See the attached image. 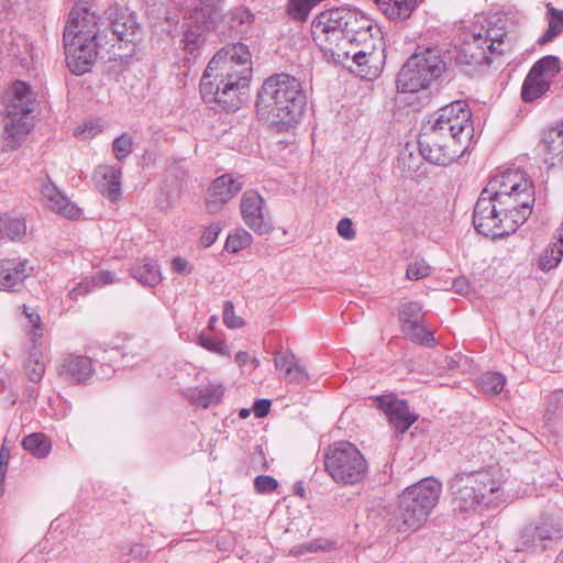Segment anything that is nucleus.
<instances>
[{
    "label": "nucleus",
    "instance_id": "obj_13",
    "mask_svg": "<svg viewBox=\"0 0 563 563\" xmlns=\"http://www.w3.org/2000/svg\"><path fill=\"white\" fill-rule=\"evenodd\" d=\"M311 34L314 43L324 54L329 60L333 56L344 57L347 52H344V45L346 40L341 27L338 26V22L334 19L331 10L321 12L316 16L311 24Z\"/></svg>",
    "mask_w": 563,
    "mask_h": 563
},
{
    "label": "nucleus",
    "instance_id": "obj_58",
    "mask_svg": "<svg viewBox=\"0 0 563 563\" xmlns=\"http://www.w3.org/2000/svg\"><path fill=\"white\" fill-rule=\"evenodd\" d=\"M375 41H378V42L382 41V32H380V30L378 27H375L372 31V37H371V41H368V45L365 44V43H357L358 49L372 51L373 55H375V48H376ZM374 59H376L375 56H373L371 62L374 60Z\"/></svg>",
    "mask_w": 563,
    "mask_h": 563
},
{
    "label": "nucleus",
    "instance_id": "obj_54",
    "mask_svg": "<svg viewBox=\"0 0 563 563\" xmlns=\"http://www.w3.org/2000/svg\"><path fill=\"white\" fill-rule=\"evenodd\" d=\"M93 287L95 280L85 279L69 291V297L73 300H77L79 297L90 292L93 289Z\"/></svg>",
    "mask_w": 563,
    "mask_h": 563
},
{
    "label": "nucleus",
    "instance_id": "obj_61",
    "mask_svg": "<svg viewBox=\"0 0 563 563\" xmlns=\"http://www.w3.org/2000/svg\"><path fill=\"white\" fill-rule=\"evenodd\" d=\"M547 12L552 20H555V23L563 30V10L555 9L550 3L547 5Z\"/></svg>",
    "mask_w": 563,
    "mask_h": 563
},
{
    "label": "nucleus",
    "instance_id": "obj_59",
    "mask_svg": "<svg viewBox=\"0 0 563 563\" xmlns=\"http://www.w3.org/2000/svg\"><path fill=\"white\" fill-rule=\"evenodd\" d=\"M92 280H95V285L106 286L115 282V275L110 271H100Z\"/></svg>",
    "mask_w": 563,
    "mask_h": 563
},
{
    "label": "nucleus",
    "instance_id": "obj_62",
    "mask_svg": "<svg viewBox=\"0 0 563 563\" xmlns=\"http://www.w3.org/2000/svg\"><path fill=\"white\" fill-rule=\"evenodd\" d=\"M157 203H158V206L162 209L170 208L173 206V200H172V197L169 195V191H167V190L165 191L163 189L162 194H161V197L157 200Z\"/></svg>",
    "mask_w": 563,
    "mask_h": 563
},
{
    "label": "nucleus",
    "instance_id": "obj_44",
    "mask_svg": "<svg viewBox=\"0 0 563 563\" xmlns=\"http://www.w3.org/2000/svg\"><path fill=\"white\" fill-rule=\"evenodd\" d=\"M198 343L206 350L222 355V356H230V350L229 346L225 344L222 340L213 339L209 335H206L205 333L199 334L198 336Z\"/></svg>",
    "mask_w": 563,
    "mask_h": 563
},
{
    "label": "nucleus",
    "instance_id": "obj_55",
    "mask_svg": "<svg viewBox=\"0 0 563 563\" xmlns=\"http://www.w3.org/2000/svg\"><path fill=\"white\" fill-rule=\"evenodd\" d=\"M336 230L339 235L345 240H353L356 235L353 223L349 218L341 219L338 223Z\"/></svg>",
    "mask_w": 563,
    "mask_h": 563
},
{
    "label": "nucleus",
    "instance_id": "obj_32",
    "mask_svg": "<svg viewBox=\"0 0 563 563\" xmlns=\"http://www.w3.org/2000/svg\"><path fill=\"white\" fill-rule=\"evenodd\" d=\"M276 369L284 372V378L291 383H302L308 378L292 353H277L274 358Z\"/></svg>",
    "mask_w": 563,
    "mask_h": 563
},
{
    "label": "nucleus",
    "instance_id": "obj_12",
    "mask_svg": "<svg viewBox=\"0 0 563 563\" xmlns=\"http://www.w3.org/2000/svg\"><path fill=\"white\" fill-rule=\"evenodd\" d=\"M561 71L562 64L556 56L548 55L537 60L523 80L521 87L522 100L532 102L545 96Z\"/></svg>",
    "mask_w": 563,
    "mask_h": 563
},
{
    "label": "nucleus",
    "instance_id": "obj_23",
    "mask_svg": "<svg viewBox=\"0 0 563 563\" xmlns=\"http://www.w3.org/2000/svg\"><path fill=\"white\" fill-rule=\"evenodd\" d=\"M112 34L119 42V48H125L130 53L143 41L142 27L132 14L122 13L119 18L111 21Z\"/></svg>",
    "mask_w": 563,
    "mask_h": 563
},
{
    "label": "nucleus",
    "instance_id": "obj_5",
    "mask_svg": "<svg viewBox=\"0 0 563 563\" xmlns=\"http://www.w3.org/2000/svg\"><path fill=\"white\" fill-rule=\"evenodd\" d=\"M441 490V483L433 478H424L407 487L399 496L397 509L399 531L409 532L421 528L438 504Z\"/></svg>",
    "mask_w": 563,
    "mask_h": 563
},
{
    "label": "nucleus",
    "instance_id": "obj_28",
    "mask_svg": "<svg viewBox=\"0 0 563 563\" xmlns=\"http://www.w3.org/2000/svg\"><path fill=\"white\" fill-rule=\"evenodd\" d=\"M42 195L47 207L53 211L60 213L68 219H76L79 217V208L69 201L53 183L47 181L42 186Z\"/></svg>",
    "mask_w": 563,
    "mask_h": 563
},
{
    "label": "nucleus",
    "instance_id": "obj_9",
    "mask_svg": "<svg viewBox=\"0 0 563 563\" xmlns=\"http://www.w3.org/2000/svg\"><path fill=\"white\" fill-rule=\"evenodd\" d=\"M527 221L520 212L510 208H501L498 203L479 195L473 212L475 230L487 238H503L515 232Z\"/></svg>",
    "mask_w": 563,
    "mask_h": 563
},
{
    "label": "nucleus",
    "instance_id": "obj_36",
    "mask_svg": "<svg viewBox=\"0 0 563 563\" xmlns=\"http://www.w3.org/2000/svg\"><path fill=\"white\" fill-rule=\"evenodd\" d=\"M131 275L142 285L154 287L162 280V274L158 265L150 260L132 267Z\"/></svg>",
    "mask_w": 563,
    "mask_h": 563
},
{
    "label": "nucleus",
    "instance_id": "obj_3",
    "mask_svg": "<svg viewBox=\"0 0 563 563\" xmlns=\"http://www.w3.org/2000/svg\"><path fill=\"white\" fill-rule=\"evenodd\" d=\"M449 488L460 511L475 510L479 506L495 508L505 500L501 483L486 468L456 473Z\"/></svg>",
    "mask_w": 563,
    "mask_h": 563
},
{
    "label": "nucleus",
    "instance_id": "obj_53",
    "mask_svg": "<svg viewBox=\"0 0 563 563\" xmlns=\"http://www.w3.org/2000/svg\"><path fill=\"white\" fill-rule=\"evenodd\" d=\"M221 232V225L219 222L211 223L208 228L205 229L200 242L205 247L211 246L216 240L218 239L219 233Z\"/></svg>",
    "mask_w": 563,
    "mask_h": 563
},
{
    "label": "nucleus",
    "instance_id": "obj_6",
    "mask_svg": "<svg viewBox=\"0 0 563 563\" xmlns=\"http://www.w3.org/2000/svg\"><path fill=\"white\" fill-rule=\"evenodd\" d=\"M481 195L492 198L501 208H510L529 218L534 203V188L525 173L506 170L493 176Z\"/></svg>",
    "mask_w": 563,
    "mask_h": 563
},
{
    "label": "nucleus",
    "instance_id": "obj_7",
    "mask_svg": "<svg viewBox=\"0 0 563 563\" xmlns=\"http://www.w3.org/2000/svg\"><path fill=\"white\" fill-rule=\"evenodd\" d=\"M368 462L355 444L338 441L324 453V471L340 486L358 485L368 475Z\"/></svg>",
    "mask_w": 563,
    "mask_h": 563
},
{
    "label": "nucleus",
    "instance_id": "obj_57",
    "mask_svg": "<svg viewBox=\"0 0 563 563\" xmlns=\"http://www.w3.org/2000/svg\"><path fill=\"white\" fill-rule=\"evenodd\" d=\"M307 552L328 551L331 549V543L325 539H318L302 545Z\"/></svg>",
    "mask_w": 563,
    "mask_h": 563
},
{
    "label": "nucleus",
    "instance_id": "obj_17",
    "mask_svg": "<svg viewBox=\"0 0 563 563\" xmlns=\"http://www.w3.org/2000/svg\"><path fill=\"white\" fill-rule=\"evenodd\" d=\"M66 62L75 75H84L90 70L97 59L96 38L64 41Z\"/></svg>",
    "mask_w": 563,
    "mask_h": 563
},
{
    "label": "nucleus",
    "instance_id": "obj_35",
    "mask_svg": "<svg viewBox=\"0 0 563 563\" xmlns=\"http://www.w3.org/2000/svg\"><path fill=\"white\" fill-rule=\"evenodd\" d=\"M253 19L254 15L244 7L235 8L222 15V22L236 34L246 33L253 23Z\"/></svg>",
    "mask_w": 563,
    "mask_h": 563
},
{
    "label": "nucleus",
    "instance_id": "obj_34",
    "mask_svg": "<svg viewBox=\"0 0 563 563\" xmlns=\"http://www.w3.org/2000/svg\"><path fill=\"white\" fill-rule=\"evenodd\" d=\"M390 20L408 18L416 7V0H373Z\"/></svg>",
    "mask_w": 563,
    "mask_h": 563
},
{
    "label": "nucleus",
    "instance_id": "obj_8",
    "mask_svg": "<svg viewBox=\"0 0 563 563\" xmlns=\"http://www.w3.org/2000/svg\"><path fill=\"white\" fill-rule=\"evenodd\" d=\"M446 63L438 47L415 53L400 68L397 89L400 92H418L430 87L445 70Z\"/></svg>",
    "mask_w": 563,
    "mask_h": 563
},
{
    "label": "nucleus",
    "instance_id": "obj_47",
    "mask_svg": "<svg viewBox=\"0 0 563 563\" xmlns=\"http://www.w3.org/2000/svg\"><path fill=\"white\" fill-rule=\"evenodd\" d=\"M430 267L424 261H415L410 263L406 271V277L409 280H418L429 275Z\"/></svg>",
    "mask_w": 563,
    "mask_h": 563
},
{
    "label": "nucleus",
    "instance_id": "obj_31",
    "mask_svg": "<svg viewBox=\"0 0 563 563\" xmlns=\"http://www.w3.org/2000/svg\"><path fill=\"white\" fill-rule=\"evenodd\" d=\"M538 147L540 152L551 155L552 159L563 163V122L544 131Z\"/></svg>",
    "mask_w": 563,
    "mask_h": 563
},
{
    "label": "nucleus",
    "instance_id": "obj_42",
    "mask_svg": "<svg viewBox=\"0 0 563 563\" xmlns=\"http://www.w3.org/2000/svg\"><path fill=\"white\" fill-rule=\"evenodd\" d=\"M506 377L498 372H488L483 374L478 379L481 389L490 395L500 393L505 386Z\"/></svg>",
    "mask_w": 563,
    "mask_h": 563
},
{
    "label": "nucleus",
    "instance_id": "obj_48",
    "mask_svg": "<svg viewBox=\"0 0 563 563\" xmlns=\"http://www.w3.org/2000/svg\"><path fill=\"white\" fill-rule=\"evenodd\" d=\"M102 125L98 121H89L79 125L75 130V136L82 140H89L101 133Z\"/></svg>",
    "mask_w": 563,
    "mask_h": 563
},
{
    "label": "nucleus",
    "instance_id": "obj_52",
    "mask_svg": "<svg viewBox=\"0 0 563 563\" xmlns=\"http://www.w3.org/2000/svg\"><path fill=\"white\" fill-rule=\"evenodd\" d=\"M563 407V390H555L548 397L545 417L551 419L556 410Z\"/></svg>",
    "mask_w": 563,
    "mask_h": 563
},
{
    "label": "nucleus",
    "instance_id": "obj_60",
    "mask_svg": "<svg viewBox=\"0 0 563 563\" xmlns=\"http://www.w3.org/2000/svg\"><path fill=\"white\" fill-rule=\"evenodd\" d=\"M269 408H271V400L260 399V400L255 401V404L253 406V411L257 418H263L268 413Z\"/></svg>",
    "mask_w": 563,
    "mask_h": 563
},
{
    "label": "nucleus",
    "instance_id": "obj_46",
    "mask_svg": "<svg viewBox=\"0 0 563 563\" xmlns=\"http://www.w3.org/2000/svg\"><path fill=\"white\" fill-rule=\"evenodd\" d=\"M313 7L310 0H289L288 11L294 19L303 21Z\"/></svg>",
    "mask_w": 563,
    "mask_h": 563
},
{
    "label": "nucleus",
    "instance_id": "obj_41",
    "mask_svg": "<svg viewBox=\"0 0 563 563\" xmlns=\"http://www.w3.org/2000/svg\"><path fill=\"white\" fill-rule=\"evenodd\" d=\"M26 225L20 218L3 216L0 218V234L9 240L21 239L25 234Z\"/></svg>",
    "mask_w": 563,
    "mask_h": 563
},
{
    "label": "nucleus",
    "instance_id": "obj_2",
    "mask_svg": "<svg viewBox=\"0 0 563 563\" xmlns=\"http://www.w3.org/2000/svg\"><path fill=\"white\" fill-rule=\"evenodd\" d=\"M307 97L301 82L285 73L266 78L257 91L256 114L261 121L286 131L302 117Z\"/></svg>",
    "mask_w": 563,
    "mask_h": 563
},
{
    "label": "nucleus",
    "instance_id": "obj_10",
    "mask_svg": "<svg viewBox=\"0 0 563 563\" xmlns=\"http://www.w3.org/2000/svg\"><path fill=\"white\" fill-rule=\"evenodd\" d=\"M178 10L183 11L181 33L178 41V48L183 56L178 57V64L181 63V67L186 69L184 74L187 75L201 56L207 32L214 29L219 33H225V30L189 12L184 8V3H178Z\"/></svg>",
    "mask_w": 563,
    "mask_h": 563
},
{
    "label": "nucleus",
    "instance_id": "obj_45",
    "mask_svg": "<svg viewBox=\"0 0 563 563\" xmlns=\"http://www.w3.org/2000/svg\"><path fill=\"white\" fill-rule=\"evenodd\" d=\"M132 147L133 137L128 133L121 134L112 143L114 156L120 162L129 156V154L132 152Z\"/></svg>",
    "mask_w": 563,
    "mask_h": 563
},
{
    "label": "nucleus",
    "instance_id": "obj_39",
    "mask_svg": "<svg viewBox=\"0 0 563 563\" xmlns=\"http://www.w3.org/2000/svg\"><path fill=\"white\" fill-rule=\"evenodd\" d=\"M481 37L486 42L487 47L496 56L504 52V42L507 36L506 31L503 27L488 24L487 27L481 26Z\"/></svg>",
    "mask_w": 563,
    "mask_h": 563
},
{
    "label": "nucleus",
    "instance_id": "obj_56",
    "mask_svg": "<svg viewBox=\"0 0 563 563\" xmlns=\"http://www.w3.org/2000/svg\"><path fill=\"white\" fill-rule=\"evenodd\" d=\"M561 32V27L555 23V20L549 19V27L544 32V34L540 37L539 43L544 44L552 41Z\"/></svg>",
    "mask_w": 563,
    "mask_h": 563
},
{
    "label": "nucleus",
    "instance_id": "obj_25",
    "mask_svg": "<svg viewBox=\"0 0 563 563\" xmlns=\"http://www.w3.org/2000/svg\"><path fill=\"white\" fill-rule=\"evenodd\" d=\"M121 167L100 165L93 172V180L99 192L111 201L121 195Z\"/></svg>",
    "mask_w": 563,
    "mask_h": 563
},
{
    "label": "nucleus",
    "instance_id": "obj_19",
    "mask_svg": "<svg viewBox=\"0 0 563 563\" xmlns=\"http://www.w3.org/2000/svg\"><path fill=\"white\" fill-rule=\"evenodd\" d=\"M98 31L95 12H91L85 4L77 3L69 13L63 40L97 38Z\"/></svg>",
    "mask_w": 563,
    "mask_h": 563
},
{
    "label": "nucleus",
    "instance_id": "obj_51",
    "mask_svg": "<svg viewBox=\"0 0 563 563\" xmlns=\"http://www.w3.org/2000/svg\"><path fill=\"white\" fill-rule=\"evenodd\" d=\"M122 553L124 555H129L133 560L142 561L148 556L150 550L143 543H133L122 548Z\"/></svg>",
    "mask_w": 563,
    "mask_h": 563
},
{
    "label": "nucleus",
    "instance_id": "obj_11",
    "mask_svg": "<svg viewBox=\"0 0 563 563\" xmlns=\"http://www.w3.org/2000/svg\"><path fill=\"white\" fill-rule=\"evenodd\" d=\"M471 112L463 101H455L435 111L423 126L442 137L457 141L470 136Z\"/></svg>",
    "mask_w": 563,
    "mask_h": 563
},
{
    "label": "nucleus",
    "instance_id": "obj_27",
    "mask_svg": "<svg viewBox=\"0 0 563 563\" xmlns=\"http://www.w3.org/2000/svg\"><path fill=\"white\" fill-rule=\"evenodd\" d=\"M555 533L552 526L547 522L529 523L518 536L516 547L518 551H528L541 545L543 541L551 540Z\"/></svg>",
    "mask_w": 563,
    "mask_h": 563
},
{
    "label": "nucleus",
    "instance_id": "obj_49",
    "mask_svg": "<svg viewBox=\"0 0 563 563\" xmlns=\"http://www.w3.org/2000/svg\"><path fill=\"white\" fill-rule=\"evenodd\" d=\"M223 322L231 329L241 328L244 324L243 319L235 314L234 306L231 301H224L223 303Z\"/></svg>",
    "mask_w": 563,
    "mask_h": 563
},
{
    "label": "nucleus",
    "instance_id": "obj_63",
    "mask_svg": "<svg viewBox=\"0 0 563 563\" xmlns=\"http://www.w3.org/2000/svg\"><path fill=\"white\" fill-rule=\"evenodd\" d=\"M30 339L33 343H36L43 336V324H35V327H31L29 332Z\"/></svg>",
    "mask_w": 563,
    "mask_h": 563
},
{
    "label": "nucleus",
    "instance_id": "obj_30",
    "mask_svg": "<svg viewBox=\"0 0 563 563\" xmlns=\"http://www.w3.org/2000/svg\"><path fill=\"white\" fill-rule=\"evenodd\" d=\"M343 42H346L347 44L344 45L345 48L344 52H347L346 56L344 57H338L333 56L332 62L335 64H342L345 65V63L352 58L353 63L356 64L361 69V76L362 77H369L371 75H375L374 73L371 74V71H366L364 67L371 63V59L373 58V52L366 51V49H358V45L356 41H351L350 38L343 40Z\"/></svg>",
    "mask_w": 563,
    "mask_h": 563
},
{
    "label": "nucleus",
    "instance_id": "obj_26",
    "mask_svg": "<svg viewBox=\"0 0 563 563\" xmlns=\"http://www.w3.org/2000/svg\"><path fill=\"white\" fill-rule=\"evenodd\" d=\"M27 260L7 258L0 261V290H15L30 275Z\"/></svg>",
    "mask_w": 563,
    "mask_h": 563
},
{
    "label": "nucleus",
    "instance_id": "obj_38",
    "mask_svg": "<svg viewBox=\"0 0 563 563\" xmlns=\"http://www.w3.org/2000/svg\"><path fill=\"white\" fill-rule=\"evenodd\" d=\"M45 364L42 360L41 351L33 346L26 360L24 361V372L26 377L32 383H40L45 374Z\"/></svg>",
    "mask_w": 563,
    "mask_h": 563
},
{
    "label": "nucleus",
    "instance_id": "obj_50",
    "mask_svg": "<svg viewBox=\"0 0 563 563\" xmlns=\"http://www.w3.org/2000/svg\"><path fill=\"white\" fill-rule=\"evenodd\" d=\"M254 487L260 494H271L278 487V482L269 475H260L254 479Z\"/></svg>",
    "mask_w": 563,
    "mask_h": 563
},
{
    "label": "nucleus",
    "instance_id": "obj_15",
    "mask_svg": "<svg viewBox=\"0 0 563 563\" xmlns=\"http://www.w3.org/2000/svg\"><path fill=\"white\" fill-rule=\"evenodd\" d=\"M399 321L402 333L412 342L432 346L435 339L432 332L427 330L422 306L417 301H409L399 310Z\"/></svg>",
    "mask_w": 563,
    "mask_h": 563
},
{
    "label": "nucleus",
    "instance_id": "obj_21",
    "mask_svg": "<svg viewBox=\"0 0 563 563\" xmlns=\"http://www.w3.org/2000/svg\"><path fill=\"white\" fill-rule=\"evenodd\" d=\"M376 402L377 407L387 416L393 428L400 433H405L418 419V416L409 410L407 401L393 395L380 396Z\"/></svg>",
    "mask_w": 563,
    "mask_h": 563
},
{
    "label": "nucleus",
    "instance_id": "obj_24",
    "mask_svg": "<svg viewBox=\"0 0 563 563\" xmlns=\"http://www.w3.org/2000/svg\"><path fill=\"white\" fill-rule=\"evenodd\" d=\"M95 373L90 357L79 354H68L58 367V375L70 384H86Z\"/></svg>",
    "mask_w": 563,
    "mask_h": 563
},
{
    "label": "nucleus",
    "instance_id": "obj_14",
    "mask_svg": "<svg viewBox=\"0 0 563 563\" xmlns=\"http://www.w3.org/2000/svg\"><path fill=\"white\" fill-rule=\"evenodd\" d=\"M418 144L422 157L434 165L446 166L461 153L457 141L442 137L426 128L419 136Z\"/></svg>",
    "mask_w": 563,
    "mask_h": 563
},
{
    "label": "nucleus",
    "instance_id": "obj_16",
    "mask_svg": "<svg viewBox=\"0 0 563 563\" xmlns=\"http://www.w3.org/2000/svg\"><path fill=\"white\" fill-rule=\"evenodd\" d=\"M243 176L234 174H224L217 177L209 186L205 206L208 212L216 213L222 207L236 196L243 188Z\"/></svg>",
    "mask_w": 563,
    "mask_h": 563
},
{
    "label": "nucleus",
    "instance_id": "obj_22",
    "mask_svg": "<svg viewBox=\"0 0 563 563\" xmlns=\"http://www.w3.org/2000/svg\"><path fill=\"white\" fill-rule=\"evenodd\" d=\"M264 199L256 191H245L241 199V212L247 227L264 235L272 231V223L263 212Z\"/></svg>",
    "mask_w": 563,
    "mask_h": 563
},
{
    "label": "nucleus",
    "instance_id": "obj_33",
    "mask_svg": "<svg viewBox=\"0 0 563 563\" xmlns=\"http://www.w3.org/2000/svg\"><path fill=\"white\" fill-rule=\"evenodd\" d=\"M224 393L221 384H209L203 388L189 389L185 395L195 405L207 408L218 404Z\"/></svg>",
    "mask_w": 563,
    "mask_h": 563
},
{
    "label": "nucleus",
    "instance_id": "obj_64",
    "mask_svg": "<svg viewBox=\"0 0 563 563\" xmlns=\"http://www.w3.org/2000/svg\"><path fill=\"white\" fill-rule=\"evenodd\" d=\"M453 288L459 294H465L468 290V284L463 278H457L453 282Z\"/></svg>",
    "mask_w": 563,
    "mask_h": 563
},
{
    "label": "nucleus",
    "instance_id": "obj_18",
    "mask_svg": "<svg viewBox=\"0 0 563 563\" xmlns=\"http://www.w3.org/2000/svg\"><path fill=\"white\" fill-rule=\"evenodd\" d=\"M338 26L342 29L346 38L356 41L357 43H365L372 37V31L376 27L372 21L361 12L338 8L331 10Z\"/></svg>",
    "mask_w": 563,
    "mask_h": 563
},
{
    "label": "nucleus",
    "instance_id": "obj_43",
    "mask_svg": "<svg viewBox=\"0 0 563 563\" xmlns=\"http://www.w3.org/2000/svg\"><path fill=\"white\" fill-rule=\"evenodd\" d=\"M252 235L244 229L235 230L229 234L225 241V250L228 252L238 253L252 244Z\"/></svg>",
    "mask_w": 563,
    "mask_h": 563
},
{
    "label": "nucleus",
    "instance_id": "obj_4",
    "mask_svg": "<svg viewBox=\"0 0 563 563\" xmlns=\"http://www.w3.org/2000/svg\"><path fill=\"white\" fill-rule=\"evenodd\" d=\"M35 102L31 87L24 81H15L3 97L5 117L3 119V147L5 151L18 148L32 129Z\"/></svg>",
    "mask_w": 563,
    "mask_h": 563
},
{
    "label": "nucleus",
    "instance_id": "obj_29",
    "mask_svg": "<svg viewBox=\"0 0 563 563\" xmlns=\"http://www.w3.org/2000/svg\"><path fill=\"white\" fill-rule=\"evenodd\" d=\"M179 2L184 3V8L195 15L212 25H219L217 20L221 15L225 0H178Z\"/></svg>",
    "mask_w": 563,
    "mask_h": 563
},
{
    "label": "nucleus",
    "instance_id": "obj_1",
    "mask_svg": "<svg viewBox=\"0 0 563 563\" xmlns=\"http://www.w3.org/2000/svg\"><path fill=\"white\" fill-rule=\"evenodd\" d=\"M252 78V58L249 47L234 43L219 49L200 79V92L208 103H217L227 112L238 110Z\"/></svg>",
    "mask_w": 563,
    "mask_h": 563
},
{
    "label": "nucleus",
    "instance_id": "obj_20",
    "mask_svg": "<svg viewBox=\"0 0 563 563\" xmlns=\"http://www.w3.org/2000/svg\"><path fill=\"white\" fill-rule=\"evenodd\" d=\"M494 56L482 40L481 32H474L455 49L453 58L459 65L478 66L488 65Z\"/></svg>",
    "mask_w": 563,
    "mask_h": 563
},
{
    "label": "nucleus",
    "instance_id": "obj_37",
    "mask_svg": "<svg viewBox=\"0 0 563 563\" xmlns=\"http://www.w3.org/2000/svg\"><path fill=\"white\" fill-rule=\"evenodd\" d=\"M24 450L32 455L43 459L48 455L52 450V442L47 435L41 432H35L24 437L22 441Z\"/></svg>",
    "mask_w": 563,
    "mask_h": 563
},
{
    "label": "nucleus",
    "instance_id": "obj_40",
    "mask_svg": "<svg viewBox=\"0 0 563 563\" xmlns=\"http://www.w3.org/2000/svg\"><path fill=\"white\" fill-rule=\"evenodd\" d=\"M563 257L562 244L550 242L540 253L538 267L543 272H550L559 266Z\"/></svg>",
    "mask_w": 563,
    "mask_h": 563
}]
</instances>
